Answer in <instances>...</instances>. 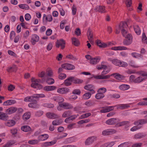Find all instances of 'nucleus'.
Returning a JSON list of instances; mask_svg holds the SVG:
<instances>
[{"label":"nucleus","mask_w":147,"mask_h":147,"mask_svg":"<svg viewBox=\"0 0 147 147\" xmlns=\"http://www.w3.org/2000/svg\"><path fill=\"white\" fill-rule=\"evenodd\" d=\"M134 30L136 34L139 35L141 33V31L137 25H135L134 26Z\"/></svg>","instance_id":"47"},{"label":"nucleus","mask_w":147,"mask_h":147,"mask_svg":"<svg viewBox=\"0 0 147 147\" xmlns=\"http://www.w3.org/2000/svg\"><path fill=\"white\" fill-rule=\"evenodd\" d=\"M107 91L105 88L102 87L99 88L97 91V93L95 95V98L97 99H100L105 97L104 94Z\"/></svg>","instance_id":"2"},{"label":"nucleus","mask_w":147,"mask_h":147,"mask_svg":"<svg viewBox=\"0 0 147 147\" xmlns=\"http://www.w3.org/2000/svg\"><path fill=\"white\" fill-rule=\"evenodd\" d=\"M61 67L66 69L72 70L75 69V67L74 65L69 63H65L61 65Z\"/></svg>","instance_id":"10"},{"label":"nucleus","mask_w":147,"mask_h":147,"mask_svg":"<svg viewBox=\"0 0 147 147\" xmlns=\"http://www.w3.org/2000/svg\"><path fill=\"white\" fill-rule=\"evenodd\" d=\"M96 140L94 136H91L88 138L86 139L85 142V145H88L92 143Z\"/></svg>","instance_id":"13"},{"label":"nucleus","mask_w":147,"mask_h":147,"mask_svg":"<svg viewBox=\"0 0 147 147\" xmlns=\"http://www.w3.org/2000/svg\"><path fill=\"white\" fill-rule=\"evenodd\" d=\"M66 77V75L65 74H60L58 76V78L59 79L63 80Z\"/></svg>","instance_id":"64"},{"label":"nucleus","mask_w":147,"mask_h":147,"mask_svg":"<svg viewBox=\"0 0 147 147\" xmlns=\"http://www.w3.org/2000/svg\"><path fill=\"white\" fill-rule=\"evenodd\" d=\"M21 130L24 132H28L31 130L30 127L28 125H25L22 127Z\"/></svg>","instance_id":"45"},{"label":"nucleus","mask_w":147,"mask_h":147,"mask_svg":"<svg viewBox=\"0 0 147 147\" xmlns=\"http://www.w3.org/2000/svg\"><path fill=\"white\" fill-rule=\"evenodd\" d=\"M96 44L97 45L100 47H107V45L106 43L104 42L102 43L99 40H97Z\"/></svg>","instance_id":"39"},{"label":"nucleus","mask_w":147,"mask_h":147,"mask_svg":"<svg viewBox=\"0 0 147 147\" xmlns=\"http://www.w3.org/2000/svg\"><path fill=\"white\" fill-rule=\"evenodd\" d=\"M28 143L30 144L33 145L37 144L38 143L39 140H29L28 142Z\"/></svg>","instance_id":"52"},{"label":"nucleus","mask_w":147,"mask_h":147,"mask_svg":"<svg viewBox=\"0 0 147 147\" xmlns=\"http://www.w3.org/2000/svg\"><path fill=\"white\" fill-rule=\"evenodd\" d=\"M69 92V89L66 87L58 88L57 90V93L62 94H66Z\"/></svg>","instance_id":"5"},{"label":"nucleus","mask_w":147,"mask_h":147,"mask_svg":"<svg viewBox=\"0 0 147 147\" xmlns=\"http://www.w3.org/2000/svg\"><path fill=\"white\" fill-rule=\"evenodd\" d=\"M110 77V75H107L104 76V75H102L98 76H94V78L97 79H107L109 78Z\"/></svg>","instance_id":"24"},{"label":"nucleus","mask_w":147,"mask_h":147,"mask_svg":"<svg viewBox=\"0 0 147 147\" xmlns=\"http://www.w3.org/2000/svg\"><path fill=\"white\" fill-rule=\"evenodd\" d=\"M16 103V101L14 100H7L4 102L3 104L4 105H10L14 104Z\"/></svg>","instance_id":"32"},{"label":"nucleus","mask_w":147,"mask_h":147,"mask_svg":"<svg viewBox=\"0 0 147 147\" xmlns=\"http://www.w3.org/2000/svg\"><path fill=\"white\" fill-rule=\"evenodd\" d=\"M111 49L114 51H121L126 50L127 49V48L124 46H116L112 47Z\"/></svg>","instance_id":"26"},{"label":"nucleus","mask_w":147,"mask_h":147,"mask_svg":"<svg viewBox=\"0 0 147 147\" xmlns=\"http://www.w3.org/2000/svg\"><path fill=\"white\" fill-rule=\"evenodd\" d=\"M147 77V73L142 72L140 76L135 79L134 82L135 83H140L145 80Z\"/></svg>","instance_id":"3"},{"label":"nucleus","mask_w":147,"mask_h":147,"mask_svg":"<svg viewBox=\"0 0 147 147\" xmlns=\"http://www.w3.org/2000/svg\"><path fill=\"white\" fill-rule=\"evenodd\" d=\"M17 110V108L15 107H11L7 109L6 113L7 114H11L16 112Z\"/></svg>","instance_id":"14"},{"label":"nucleus","mask_w":147,"mask_h":147,"mask_svg":"<svg viewBox=\"0 0 147 147\" xmlns=\"http://www.w3.org/2000/svg\"><path fill=\"white\" fill-rule=\"evenodd\" d=\"M56 88V87L55 86H48L44 87L43 88V90L46 91H50L55 90Z\"/></svg>","instance_id":"18"},{"label":"nucleus","mask_w":147,"mask_h":147,"mask_svg":"<svg viewBox=\"0 0 147 147\" xmlns=\"http://www.w3.org/2000/svg\"><path fill=\"white\" fill-rule=\"evenodd\" d=\"M80 90L79 89H75L72 92L73 94H76L78 95H79L80 94Z\"/></svg>","instance_id":"62"},{"label":"nucleus","mask_w":147,"mask_h":147,"mask_svg":"<svg viewBox=\"0 0 147 147\" xmlns=\"http://www.w3.org/2000/svg\"><path fill=\"white\" fill-rule=\"evenodd\" d=\"M72 82V77H70L67 78L64 81L63 84L65 86H69L71 84Z\"/></svg>","instance_id":"23"},{"label":"nucleus","mask_w":147,"mask_h":147,"mask_svg":"<svg viewBox=\"0 0 147 147\" xmlns=\"http://www.w3.org/2000/svg\"><path fill=\"white\" fill-rule=\"evenodd\" d=\"M126 39L123 41V44L126 45L131 44L132 42V37L131 34H128V36L125 37Z\"/></svg>","instance_id":"7"},{"label":"nucleus","mask_w":147,"mask_h":147,"mask_svg":"<svg viewBox=\"0 0 147 147\" xmlns=\"http://www.w3.org/2000/svg\"><path fill=\"white\" fill-rule=\"evenodd\" d=\"M88 38L91 43L92 44L94 43V40L93 37V34L92 32L90 30H88L87 33Z\"/></svg>","instance_id":"27"},{"label":"nucleus","mask_w":147,"mask_h":147,"mask_svg":"<svg viewBox=\"0 0 147 147\" xmlns=\"http://www.w3.org/2000/svg\"><path fill=\"white\" fill-rule=\"evenodd\" d=\"M53 76V70L51 69H49L46 71V74L45 76V78H47L48 76L52 77Z\"/></svg>","instance_id":"34"},{"label":"nucleus","mask_w":147,"mask_h":147,"mask_svg":"<svg viewBox=\"0 0 147 147\" xmlns=\"http://www.w3.org/2000/svg\"><path fill=\"white\" fill-rule=\"evenodd\" d=\"M65 42L63 39L57 40L56 42V47L59 48L61 47V49H63L65 47Z\"/></svg>","instance_id":"6"},{"label":"nucleus","mask_w":147,"mask_h":147,"mask_svg":"<svg viewBox=\"0 0 147 147\" xmlns=\"http://www.w3.org/2000/svg\"><path fill=\"white\" fill-rule=\"evenodd\" d=\"M144 137V135L143 133H139L135 134L134 138L136 139H138L142 138Z\"/></svg>","instance_id":"46"},{"label":"nucleus","mask_w":147,"mask_h":147,"mask_svg":"<svg viewBox=\"0 0 147 147\" xmlns=\"http://www.w3.org/2000/svg\"><path fill=\"white\" fill-rule=\"evenodd\" d=\"M71 114V112L69 111H66L64 112L62 115V117L64 118H65L69 116Z\"/></svg>","instance_id":"55"},{"label":"nucleus","mask_w":147,"mask_h":147,"mask_svg":"<svg viewBox=\"0 0 147 147\" xmlns=\"http://www.w3.org/2000/svg\"><path fill=\"white\" fill-rule=\"evenodd\" d=\"M95 9L101 13H104L106 12L105 7L103 6H97Z\"/></svg>","instance_id":"29"},{"label":"nucleus","mask_w":147,"mask_h":147,"mask_svg":"<svg viewBox=\"0 0 147 147\" xmlns=\"http://www.w3.org/2000/svg\"><path fill=\"white\" fill-rule=\"evenodd\" d=\"M56 142L55 140L49 142H47L43 143L42 146L43 147H46L52 146Z\"/></svg>","instance_id":"28"},{"label":"nucleus","mask_w":147,"mask_h":147,"mask_svg":"<svg viewBox=\"0 0 147 147\" xmlns=\"http://www.w3.org/2000/svg\"><path fill=\"white\" fill-rule=\"evenodd\" d=\"M129 143L128 142H125L120 144L118 147H128L129 146Z\"/></svg>","instance_id":"59"},{"label":"nucleus","mask_w":147,"mask_h":147,"mask_svg":"<svg viewBox=\"0 0 147 147\" xmlns=\"http://www.w3.org/2000/svg\"><path fill=\"white\" fill-rule=\"evenodd\" d=\"M100 58L99 57L92 58L89 61V63L92 65H95L97 63L100 61Z\"/></svg>","instance_id":"16"},{"label":"nucleus","mask_w":147,"mask_h":147,"mask_svg":"<svg viewBox=\"0 0 147 147\" xmlns=\"http://www.w3.org/2000/svg\"><path fill=\"white\" fill-rule=\"evenodd\" d=\"M108 60L111 62L114 65L119 66L120 62V60L117 59H112L111 58H109Z\"/></svg>","instance_id":"33"},{"label":"nucleus","mask_w":147,"mask_h":147,"mask_svg":"<svg viewBox=\"0 0 147 147\" xmlns=\"http://www.w3.org/2000/svg\"><path fill=\"white\" fill-rule=\"evenodd\" d=\"M16 124L15 121L13 119L8 120L5 123V125L6 126L11 127L14 126Z\"/></svg>","instance_id":"12"},{"label":"nucleus","mask_w":147,"mask_h":147,"mask_svg":"<svg viewBox=\"0 0 147 147\" xmlns=\"http://www.w3.org/2000/svg\"><path fill=\"white\" fill-rule=\"evenodd\" d=\"M91 96V94L87 92L84 94L82 96V99L85 100L89 99Z\"/></svg>","instance_id":"50"},{"label":"nucleus","mask_w":147,"mask_h":147,"mask_svg":"<svg viewBox=\"0 0 147 147\" xmlns=\"http://www.w3.org/2000/svg\"><path fill=\"white\" fill-rule=\"evenodd\" d=\"M142 42L144 43H146L147 41V38L144 33H143L142 34Z\"/></svg>","instance_id":"63"},{"label":"nucleus","mask_w":147,"mask_h":147,"mask_svg":"<svg viewBox=\"0 0 147 147\" xmlns=\"http://www.w3.org/2000/svg\"><path fill=\"white\" fill-rule=\"evenodd\" d=\"M114 75L115 78L117 80H121L124 78V76L117 73H116L113 74Z\"/></svg>","instance_id":"43"},{"label":"nucleus","mask_w":147,"mask_h":147,"mask_svg":"<svg viewBox=\"0 0 147 147\" xmlns=\"http://www.w3.org/2000/svg\"><path fill=\"white\" fill-rule=\"evenodd\" d=\"M119 88L121 90H125L128 89L130 88V86L127 84H122L120 85Z\"/></svg>","instance_id":"36"},{"label":"nucleus","mask_w":147,"mask_h":147,"mask_svg":"<svg viewBox=\"0 0 147 147\" xmlns=\"http://www.w3.org/2000/svg\"><path fill=\"white\" fill-rule=\"evenodd\" d=\"M61 120L60 119L55 120L52 122V124L53 125H57L60 124L61 123Z\"/></svg>","instance_id":"56"},{"label":"nucleus","mask_w":147,"mask_h":147,"mask_svg":"<svg viewBox=\"0 0 147 147\" xmlns=\"http://www.w3.org/2000/svg\"><path fill=\"white\" fill-rule=\"evenodd\" d=\"M113 106L107 107L103 108V109L100 111V112L101 113H105L109 112L113 110Z\"/></svg>","instance_id":"22"},{"label":"nucleus","mask_w":147,"mask_h":147,"mask_svg":"<svg viewBox=\"0 0 147 147\" xmlns=\"http://www.w3.org/2000/svg\"><path fill=\"white\" fill-rule=\"evenodd\" d=\"M35 98H42L45 97V95L43 94H34Z\"/></svg>","instance_id":"58"},{"label":"nucleus","mask_w":147,"mask_h":147,"mask_svg":"<svg viewBox=\"0 0 147 147\" xmlns=\"http://www.w3.org/2000/svg\"><path fill=\"white\" fill-rule=\"evenodd\" d=\"M46 82L49 85L52 84L54 83V80L52 78H45Z\"/></svg>","instance_id":"48"},{"label":"nucleus","mask_w":147,"mask_h":147,"mask_svg":"<svg viewBox=\"0 0 147 147\" xmlns=\"http://www.w3.org/2000/svg\"><path fill=\"white\" fill-rule=\"evenodd\" d=\"M72 82L75 84H80L83 82L82 80L72 77Z\"/></svg>","instance_id":"37"},{"label":"nucleus","mask_w":147,"mask_h":147,"mask_svg":"<svg viewBox=\"0 0 147 147\" xmlns=\"http://www.w3.org/2000/svg\"><path fill=\"white\" fill-rule=\"evenodd\" d=\"M31 80L32 83L31 86L32 87L40 90L42 88V86L39 84L40 82V79L32 78Z\"/></svg>","instance_id":"1"},{"label":"nucleus","mask_w":147,"mask_h":147,"mask_svg":"<svg viewBox=\"0 0 147 147\" xmlns=\"http://www.w3.org/2000/svg\"><path fill=\"white\" fill-rule=\"evenodd\" d=\"M49 137V136L47 134H44L39 136L38 139L39 142L40 141H43L47 140Z\"/></svg>","instance_id":"20"},{"label":"nucleus","mask_w":147,"mask_h":147,"mask_svg":"<svg viewBox=\"0 0 147 147\" xmlns=\"http://www.w3.org/2000/svg\"><path fill=\"white\" fill-rule=\"evenodd\" d=\"M129 64L130 66L133 68H136L140 67L138 64L133 61H129Z\"/></svg>","instance_id":"31"},{"label":"nucleus","mask_w":147,"mask_h":147,"mask_svg":"<svg viewBox=\"0 0 147 147\" xmlns=\"http://www.w3.org/2000/svg\"><path fill=\"white\" fill-rule=\"evenodd\" d=\"M59 106L61 108H62L65 109H72L73 108V106L71 104L64 102L59 105Z\"/></svg>","instance_id":"8"},{"label":"nucleus","mask_w":147,"mask_h":147,"mask_svg":"<svg viewBox=\"0 0 147 147\" xmlns=\"http://www.w3.org/2000/svg\"><path fill=\"white\" fill-rule=\"evenodd\" d=\"M94 86L92 84H88L84 87L85 89L91 91L92 94L95 93V91L94 90Z\"/></svg>","instance_id":"17"},{"label":"nucleus","mask_w":147,"mask_h":147,"mask_svg":"<svg viewBox=\"0 0 147 147\" xmlns=\"http://www.w3.org/2000/svg\"><path fill=\"white\" fill-rule=\"evenodd\" d=\"M46 116L48 118L51 119H54L58 117V116L55 114L51 112H48L46 113Z\"/></svg>","instance_id":"25"},{"label":"nucleus","mask_w":147,"mask_h":147,"mask_svg":"<svg viewBox=\"0 0 147 147\" xmlns=\"http://www.w3.org/2000/svg\"><path fill=\"white\" fill-rule=\"evenodd\" d=\"M127 25L125 22H120L119 26L116 29V33L118 34L119 33L120 30L122 29H126Z\"/></svg>","instance_id":"4"},{"label":"nucleus","mask_w":147,"mask_h":147,"mask_svg":"<svg viewBox=\"0 0 147 147\" xmlns=\"http://www.w3.org/2000/svg\"><path fill=\"white\" fill-rule=\"evenodd\" d=\"M43 106L45 107L49 108H52L54 107V105L51 103H44L43 105Z\"/></svg>","instance_id":"60"},{"label":"nucleus","mask_w":147,"mask_h":147,"mask_svg":"<svg viewBox=\"0 0 147 147\" xmlns=\"http://www.w3.org/2000/svg\"><path fill=\"white\" fill-rule=\"evenodd\" d=\"M131 55L134 58L138 59L142 58V57L141 55L136 52L131 53Z\"/></svg>","instance_id":"35"},{"label":"nucleus","mask_w":147,"mask_h":147,"mask_svg":"<svg viewBox=\"0 0 147 147\" xmlns=\"http://www.w3.org/2000/svg\"><path fill=\"white\" fill-rule=\"evenodd\" d=\"M28 106L30 108H38L39 105L37 104L36 102H34L30 103L28 104Z\"/></svg>","instance_id":"38"},{"label":"nucleus","mask_w":147,"mask_h":147,"mask_svg":"<svg viewBox=\"0 0 147 147\" xmlns=\"http://www.w3.org/2000/svg\"><path fill=\"white\" fill-rule=\"evenodd\" d=\"M121 31L122 35L125 37L128 36V34H130L128 33L126 29H122V30H121Z\"/></svg>","instance_id":"54"},{"label":"nucleus","mask_w":147,"mask_h":147,"mask_svg":"<svg viewBox=\"0 0 147 147\" xmlns=\"http://www.w3.org/2000/svg\"><path fill=\"white\" fill-rule=\"evenodd\" d=\"M7 115L4 113L3 112H0V119L5 120L7 119Z\"/></svg>","instance_id":"40"},{"label":"nucleus","mask_w":147,"mask_h":147,"mask_svg":"<svg viewBox=\"0 0 147 147\" xmlns=\"http://www.w3.org/2000/svg\"><path fill=\"white\" fill-rule=\"evenodd\" d=\"M110 71V69L106 65V67L103 68V70L101 74L102 75L106 74L108 73Z\"/></svg>","instance_id":"49"},{"label":"nucleus","mask_w":147,"mask_h":147,"mask_svg":"<svg viewBox=\"0 0 147 147\" xmlns=\"http://www.w3.org/2000/svg\"><path fill=\"white\" fill-rule=\"evenodd\" d=\"M67 135V134L66 133H63L61 135H59L57 136V139H61L66 137Z\"/></svg>","instance_id":"61"},{"label":"nucleus","mask_w":147,"mask_h":147,"mask_svg":"<svg viewBox=\"0 0 147 147\" xmlns=\"http://www.w3.org/2000/svg\"><path fill=\"white\" fill-rule=\"evenodd\" d=\"M30 117V112H26L22 116V118L24 120H26L29 119Z\"/></svg>","instance_id":"41"},{"label":"nucleus","mask_w":147,"mask_h":147,"mask_svg":"<svg viewBox=\"0 0 147 147\" xmlns=\"http://www.w3.org/2000/svg\"><path fill=\"white\" fill-rule=\"evenodd\" d=\"M53 99L55 101L58 102L59 106V105L61 104V103L64 101V99L63 97L59 96H53Z\"/></svg>","instance_id":"11"},{"label":"nucleus","mask_w":147,"mask_h":147,"mask_svg":"<svg viewBox=\"0 0 147 147\" xmlns=\"http://www.w3.org/2000/svg\"><path fill=\"white\" fill-rule=\"evenodd\" d=\"M147 123V118L146 119H142L135 121L134 124L135 125L138 126L139 125H142Z\"/></svg>","instance_id":"9"},{"label":"nucleus","mask_w":147,"mask_h":147,"mask_svg":"<svg viewBox=\"0 0 147 147\" xmlns=\"http://www.w3.org/2000/svg\"><path fill=\"white\" fill-rule=\"evenodd\" d=\"M52 20L53 18L51 15L49 14L46 15L45 14L43 15V21L50 22L52 21Z\"/></svg>","instance_id":"21"},{"label":"nucleus","mask_w":147,"mask_h":147,"mask_svg":"<svg viewBox=\"0 0 147 147\" xmlns=\"http://www.w3.org/2000/svg\"><path fill=\"white\" fill-rule=\"evenodd\" d=\"M39 39V36L36 34L33 35L31 40V41L32 45H34L36 42H38Z\"/></svg>","instance_id":"19"},{"label":"nucleus","mask_w":147,"mask_h":147,"mask_svg":"<svg viewBox=\"0 0 147 147\" xmlns=\"http://www.w3.org/2000/svg\"><path fill=\"white\" fill-rule=\"evenodd\" d=\"M18 7L21 9L24 10H28L29 8V6L26 4H20L18 5Z\"/></svg>","instance_id":"44"},{"label":"nucleus","mask_w":147,"mask_h":147,"mask_svg":"<svg viewBox=\"0 0 147 147\" xmlns=\"http://www.w3.org/2000/svg\"><path fill=\"white\" fill-rule=\"evenodd\" d=\"M128 66V64L126 62L122 61H120L119 66L120 67H126Z\"/></svg>","instance_id":"51"},{"label":"nucleus","mask_w":147,"mask_h":147,"mask_svg":"<svg viewBox=\"0 0 147 147\" xmlns=\"http://www.w3.org/2000/svg\"><path fill=\"white\" fill-rule=\"evenodd\" d=\"M34 95L32 96H28L25 97L24 101L25 102H33L35 100Z\"/></svg>","instance_id":"30"},{"label":"nucleus","mask_w":147,"mask_h":147,"mask_svg":"<svg viewBox=\"0 0 147 147\" xmlns=\"http://www.w3.org/2000/svg\"><path fill=\"white\" fill-rule=\"evenodd\" d=\"M118 122V120L116 118H113L107 120L105 123L109 125H114Z\"/></svg>","instance_id":"15"},{"label":"nucleus","mask_w":147,"mask_h":147,"mask_svg":"<svg viewBox=\"0 0 147 147\" xmlns=\"http://www.w3.org/2000/svg\"><path fill=\"white\" fill-rule=\"evenodd\" d=\"M91 115V114L90 113H87L83 115H82L80 117V119H82L85 118H87L90 116Z\"/></svg>","instance_id":"57"},{"label":"nucleus","mask_w":147,"mask_h":147,"mask_svg":"<svg viewBox=\"0 0 147 147\" xmlns=\"http://www.w3.org/2000/svg\"><path fill=\"white\" fill-rule=\"evenodd\" d=\"M72 43L75 46H78L80 44L78 40L74 37L72 38L71 39Z\"/></svg>","instance_id":"42"},{"label":"nucleus","mask_w":147,"mask_h":147,"mask_svg":"<svg viewBox=\"0 0 147 147\" xmlns=\"http://www.w3.org/2000/svg\"><path fill=\"white\" fill-rule=\"evenodd\" d=\"M16 142V141L14 140H11L8 141L5 144L6 145L8 146V147L11 146L12 145H13Z\"/></svg>","instance_id":"53"}]
</instances>
